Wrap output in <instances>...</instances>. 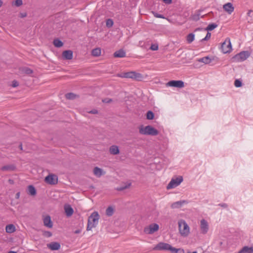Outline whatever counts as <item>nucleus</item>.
Returning <instances> with one entry per match:
<instances>
[{
  "label": "nucleus",
  "mask_w": 253,
  "mask_h": 253,
  "mask_svg": "<svg viewBox=\"0 0 253 253\" xmlns=\"http://www.w3.org/2000/svg\"><path fill=\"white\" fill-rule=\"evenodd\" d=\"M100 216L97 211L93 212L88 217L87 220V224L86 230H91L92 228H95L98 224Z\"/></svg>",
  "instance_id": "nucleus-1"
},
{
  "label": "nucleus",
  "mask_w": 253,
  "mask_h": 253,
  "mask_svg": "<svg viewBox=\"0 0 253 253\" xmlns=\"http://www.w3.org/2000/svg\"><path fill=\"white\" fill-rule=\"evenodd\" d=\"M179 233L182 237H186L190 233V229L186 222L183 219L178 221Z\"/></svg>",
  "instance_id": "nucleus-2"
},
{
  "label": "nucleus",
  "mask_w": 253,
  "mask_h": 253,
  "mask_svg": "<svg viewBox=\"0 0 253 253\" xmlns=\"http://www.w3.org/2000/svg\"><path fill=\"white\" fill-rule=\"evenodd\" d=\"M139 132L141 134L155 136L158 134L159 131L151 126H141L139 127Z\"/></svg>",
  "instance_id": "nucleus-3"
},
{
  "label": "nucleus",
  "mask_w": 253,
  "mask_h": 253,
  "mask_svg": "<svg viewBox=\"0 0 253 253\" xmlns=\"http://www.w3.org/2000/svg\"><path fill=\"white\" fill-rule=\"evenodd\" d=\"M117 76L122 78H129L137 81H141L143 79V76L141 74L134 71L123 72L118 74Z\"/></svg>",
  "instance_id": "nucleus-4"
},
{
  "label": "nucleus",
  "mask_w": 253,
  "mask_h": 253,
  "mask_svg": "<svg viewBox=\"0 0 253 253\" xmlns=\"http://www.w3.org/2000/svg\"><path fill=\"white\" fill-rule=\"evenodd\" d=\"M183 177L181 176H178L172 178L167 185V189H170L176 187L180 184V183L183 181Z\"/></svg>",
  "instance_id": "nucleus-5"
},
{
  "label": "nucleus",
  "mask_w": 253,
  "mask_h": 253,
  "mask_svg": "<svg viewBox=\"0 0 253 253\" xmlns=\"http://www.w3.org/2000/svg\"><path fill=\"white\" fill-rule=\"evenodd\" d=\"M159 229V225L157 223H152L144 228V232L146 234H153Z\"/></svg>",
  "instance_id": "nucleus-6"
},
{
  "label": "nucleus",
  "mask_w": 253,
  "mask_h": 253,
  "mask_svg": "<svg viewBox=\"0 0 253 253\" xmlns=\"http://www.w3.org/2000/svg\"><path fill=\"white\" fill-rule=\"evenodd\" d=\"M249 56V52L247 51H244L235 55L232 58V59L234 62H242L247 59Z\"/></svg>",
  "instance_id": "nucleus-7"
},
{
  "label": "nucleus",
  "mask_w": 253,
  "mask_h": 253,
  "mask_svg": "<svg viewBox=\"0 0 253 253\" xmlns=\"http://www.w3.org/2000/svg\"><path fill=\"white\" fill-rule=\"evenodd\" d=\"M221 49L223 53H229L232 50V45L230 39L227 38L224 42L222 43Z\"/></svg>",
  "instance_id": "nucleus-8"
},
{
  "label": "nucleus",
  "mask_w": 253,
  "mask_h": 253,
  "mask_svg": "<svg viewBox=\"0 0 253 253\" xmlns=\"http://www.w3.org/2000/svg\"><path fill=\"white\" fill-rule=\"evenodd\" d=\"M172 247L169 244L160 242L154 247V250L157 251H169L171 252Z\"/></svg>",
  "instance_id": "nucleus-9"
},
{
  "label": "nucleus",
  "mask_w": 253,
  "mask_h": 253,
  "mask_svg": "<svg viewBox=\"0 0 253 253\" xmlns=\"http://www.w3.org/2000/svg\"><path fill=\"white\" fill-rule=\"evenodd\" d=\"M58 181V176L54 174L49 173L44 178V181L49 185H56Z\"/></svg>",
  "instance_id": "nucleus-10"
},
{
  "label": "nucleus",
  "mask_w": 253,
  "mask_h": 253,
  "mask_svg": "<svg viewBox=\"0 0 253 253\" xmlns=\"http://www.w3.org/2000/svg\"><path fill=\"white\" fill-rule=\"evenodd\" d=\"M167 86L182 88L184 86V83L182 81H170L167 84Z\"/></svg>",
  "instance_id": "nucleus-11"
},
{
  "label": "nucleus",
  "mask_w": 253,
  "mask_h": 253,
  "mask_svg": "<svg viewBox=\"0 0 253 253\" xmlns=\"http://www.w3.org/2000/svg\"><path fill=\"white\" fill-rule=\"evenodd\" d=\"M200 227L201 233L204 234H206L209 228L208 222L204 219H202L200 221Z\"/></svg>",
  "instance_id": "nucleus-12"
},
{
  "label": "nucleus",
  "mask_w": 253,
  "mask_h": 253,
  "mask_svg": "<svg viewBox=\"0 0 253 253\" xmlns=\"http://www.w3.org/2000/svg\"><path fill=\"white\" fill-rule=\"evenodd\" d=\"M43 224L45 226L51 228L53 226L52 222L51 219V217L49 215L43 216Z\"/></svg>",
  "instance_id": "nucleus-13"
},
{
  "label": "nucleus",
  "mask_w": 253,
  "mask_h": 253,
  "mask_svg": "<svg viewBox=\"0 0 253 253\" xmlns=\"http://www.w3.org/2000/svg\"><path fill=\"white\" fill-rule=\"evenodd\" d=\"M62 57L64 60H71L73 57V52L71 50H65L62 52Z\"/></svg>",
  "instance_id": "nucleus-14"
},
{
  "label": "nucleus",
  "mask_w": 253,
  "mask_h": 253,
  "mask_svg": "<svg viewBox=\"0 0 253 253\" xmlns=\"http://www.w3.org/2000/svg\"><path fill=\"white\" fill-rule=\"evenodd\" d=\"M93 173L97 177H100L101 176L104 175L106 173V172L103 169L97 167H95L93 169Z\"/></svg>",
  "instance_id": "nucleus-15"
},
{
  "label": "nucleus",
  "mask_w": 253,
  "mask_h": 253,
  "mask_svg": "<svg viewBox=\"0 0 253 253\" xmlns=\"http://www.w3.org/2000/svg\"><path fill=\"white\" fill-rule=\"evenodd\" d=\"M64 211L65 214L67 216L70 217L71 216L73 213L74 210L71 207V206L69 204L65 205L64 207Z\"/></svg>",
  "instance_id": "nucleus-16"
},
{
  "label": "nucleus",
  "mask_w": 253,
  "mask_h": 253,
  "mask_svg": "<svg viewBox=\"0 0 253 253\" xmlns=\"http://www.w3.org/2000/svg\"><path fill=\"white\" fill-rule=\"evenodd\" d=\"M224 10L228 14H231L234 10V7L232 4L230 2H228L223 6Z\"/></svg>",
  "instance_id": "nucleus-17"
},
{
  "label": "nucleus",
  "mask_w": 253,
  "mask_h": 253,
  "mask_svg": "<svg viewBox=\"0 0 253 253\" xmlns=\"http://www.w3.org/2000/svg\"><path fill=\"white\" fill-rule=\"evenodd\" d=\"M188 202L185 200L177 201L172 203L171 205L172 209H177L181 208L182 206L185 204H187Z\"/></svg>",
  "instance_id": "nucleus-18"
},
{
  "label": "nucleus",
  "mask_w": 253,
  "mask_h": 253,
  "mask_svg": "<svg viewBox=\"0 0 253 253\" xmlns=\"http://www.w3.org/2000/svg\"><path fill=\"white\" fill-rule=\"evenodd\" d=\"M47 247L52 251L58 250L60 248V244L58 242H51L47 245Z\"/></svg>",
  "instance_id": "nucleus-19"
},
{
  "label": "nucleus",
  "mask_w": 253,
  "mask_h": 253,
  "mask_svg": "<svg viewBox=\"0 0 253 253\" xmlns=\"http://www.w3.org/2000/svg\"><path fill=\"white\" fill-rule=\"evenodd\" d=\"M237 253H253V247L245 246Z\"/></svg>",
  "instance_id": "nucleus-20"
},
{
  "label": "nucleus",
  "mask_w": 253,
  "mask_h": 253,
  "mask_svg": "<svg viewBox=\"0 0 253 253\" xmlns=\"http://www.w3.org/2000/svg\"><path fill=\"white\" fill-rule=\"evenodd\" d=\"M16 231V227L14 225L9 224L6 226L5 231L6 233L11 234L14 233Z\"/></svg>",
  "instance_id": "nucleus-21"
},
{
  "label": "nucleus",
  "mask_w": 253,
  "mask_h": 253,
  "mask_svg": "<svg viewBox=\"0 0 253 253\" xmlns=\"http://www.w3.org/2000/svg\"><path fill=\"white\" fill-rule=\"evenodd\" d=\"M2 171H14L16 169V167L13 165H6L0 168Z\"/></svg>",
  "instance_id": "nucleus-22"
},
{
  "label": "nucleus",
  "mask_w": 253,
  "mask_h": 253,
  "mask_svg": "<svg viewBox=\"0 0 253 253\" xmlns=\"http://www.w3.org/2000/svg\"><path fill=\"white\" fill-rule=\"evenodd\" d=\"M109 152L113 155H117L120 152L118 147L116 145L111 146L110 147Z\"/></svg>",
  "instance_id": "nucleus-23"
},
{
  "label": "nucleus",
  "mask_w": 253,
  "mask_h": 253,
  "mask_svg": "<svg viewBox=\"0 0 253 253\" xmlns=\"http://www.w3.org/2000/svg\"><path fill=\"white\" fill-rule=\"evenodd\" d=\"M101 50L100 48L97 47L94 48L91 51V55L94 57H98L101 55Z\"/></svg>",
  "instance_id": "nucleus-24"
},
{
  "label": "nucleus",
  "mask_w": 253,
  "mask_h": 253,
  "mask_svg": "<svg viewBox=\"0 0 253 253\" xmlns=\"http://www.w3.org/2000/svg\"><path fill=\"white\" fill-rule=\"evenodd\" d=\"M114 57L122 58L126 56V52L123 50L116 51L114 54Z\"/></svg>",
  "instance_id": "nucleus-25"
},
{
  "label": "nucleus",
  "mask_w": 253,
  "mask_h": 253,
  "mask_svg": "<svg viewBox=\"0 0 253 253\" xmlns=\"http://www.w3.org/2000/svg\"><path fill=\"white\" fill-rule=\"evenodd\" d=\"M200 62H202L205 64H209L211 62V59L208 56L204 57L198 60Z\"/></svg>",
  "instance_id": "nucleus-26"
},
{
  "label": "nucleus",
  "mask_w": 253,
  "mask_h": 253,
  "mask_svg": "<svg viewBox=\"0 0 253 253\" xmlns=\"http://www.w3.org/2000/svg\"><path fill=\"white\" fill-rule=\"evenodd\" d=\"M28 188L29 194L32 196H35L36 194V190L33 186L30 185L28 186Z\"/></svg>",
  "instance_id": "nucleus-27"
},
{
  "label": "nucleus",
  "mask_w": 253,
  "mask_h": 253,
  "mask_svg": "<svg viewBox=\"0 0 253 253\" xmlns=\"http://www.w3.org/2000/svg\"><path fill=\"white\" fill-rule=\"evenodd\" d=\"M195 40L194 34L191 33L187 35L186 37V40L188 43H190Z\"/></svg>",
  "instance_id": "nucleus-28"
},
{
  "label": "nucleus",
  "mask_w": 253,
  "mask_h": 253,
  "mask_svg": "<svg viewBox=\"0 0 253 253\" xmlns=\"http://www.w3.org/2000/svg\"><path fill=\"white\" fill-rule=\"evenodd\" d=\"M53 44L55 47H60L63 46V42L58 39H55L53 41Z\"/></svg>",
  "instance_id": "nucleus-29"
},
{
  "label": "nucleus",
  "mask_w": 253,
  "mask_h": 253,
  "mask_svg": "<svg viewBox=\"0 0 253 253\" xmlns=\"http://www.w3.org/2000/svg\"><path fill=\"white\" fill-rule=\"evenodd\" d=\"M171 253H185L184 250L181 248L176 249L172 247Z\"/></svg>",
  "instance_id": "nucleus-30"
},
{
  "label": "nucleus",
  "mask_w": 253,
  "mask_h": 253,
  "mask_svg": "<svg viewBox=\"0 0 253 253\" xmlns=\"http://www.w3.org/2000/svg\"><path fill=\"white\" fill-rule=\"evenodd\" d=\"M114 212V209L112 207H108L106 210V213L108 216H111Z\"/></svg>",
  "instance_id": "nucleus-31"
},
{
  "label": "nucleus",
  "mask_w": 253,
  "mask_h": 253,
  "mask_svg": "<svg viewBox=\"0 0 253 253\" xmlns=\"http://www.w3.org/2000/svg\"><path fill=\"white\" fill-rule=\"evenodd\" d=\"M146 117L148 120H152L154 117V113L152 111H149L147 113Z\"/></svg>",
  "instance_id": "nucleus-32"
},
{
  "label": "nucleus",
  "mask_w": 253,
  "mask_h": 253,
  "mask_svg": "<svg viewBox=\"0 0 253 253\" xmlns=\"http://www.w3.org/2000/svg\"><path fill=\"white\" fill-rule=\"evenodd\" d=\"M76 96V95L73 93H69L66 94V97L69 99H74Z\"/></svg>",
  "instance_id": "nucleus-33"
},
{
  "label": "nucleus",
  "mask_w": 253,
  "mask_h": 253,
  "mask_svg": "<svg viewBox=\"0 0 253 253\" xmlns=\"http://www.w3.org/2000/svg\"><path fill=\"white\" fill-rule=\"evenodd\" d=\"M12 4L17 7L20 6L23 4L22 0H15L12 2Z\"/></svg>",
  "instance_id": "nucleus-34"
},
{
  "label": "nucleus",
  "mask_w": 253,
  "mask_h": 253,
  "mask_svg": "<svg viewBox=\"0 0 253 253\" xmlns=\"http://www.w3.org/2000/svg\"><path fill=\"white\" fill-rule=\"evenodd\" d=\"M114 22L111 19H108L106 20V24L107 27H111L113 26Z\"/></svg>",
  "instance_id": "nucleus-35"
},
{
  "label": "nucleus",
  "mask_w": 253,
  "mask_h": 253,
  "mask_svg": "<svg viewBox=\"0 0 253 253\" xmlns=\"http://www.w3.org/2000/svg\"><path fill=\"white\" fill-rule=\"evenodd\" d=\"M22 72L24 73H25L26 74H31L33 73V71L28 68H24L23 69V70H22Z\"/></svg>",
  "instance_id": "nucleus-36"
},
{
  "label": "nucleus",
  "mask_w": 253,
  "mask_h": 253,
  "mask_svg": "<svg viewBox=\"0 0 253 253\" xmlns=\"http://www.w3.org/2000/svg\"><path fill=\"white\" fill-rule=\"evenodd\" d=\"M242 82L239 80H236L234 82V85L237 87H239L242 86Z\"/></svg>",
  "instance_id": "nucleus-37"
},
{
  "label": "nucleus",
  "mask_w": 253,
  "mask_h": 253,
  "mask_svg": "<svg viewBox=\"0 0 253 253\" xmlns=\"http://www.w3.org/2000/svg\"><path fill=\"white\" fill-rule=\"evenodd\" d=\"M216 27V25L214 24H210L207 28L208 31H211Z\"/></svg>",
  "instance_id": "nucleus-38"
},
{
  "label": "nucleus",
  "mask_w": 253,
  "mask_h": 253,
  "mask_svg": "<svg viewBox=\"0 0 253 253\" xmlns=\"http://www.w3.org/2000/svg\"><path fill=\"white\" fill-rule=\"evenodd\" d=\"M150 49L154 51L157 50L158 49V45L156 44H152Z\"/></svg>",
  "instance_id": "nucleus-39"
},
{
  "label": "nucleus",
  "mask_w": 253,
  "mask_h": 253,
  "mask_svg": "<svg viewBox=\"0 0 253 253\" xmlns=\"http://www.w3.org/2000/svg\"><path fill=\"white\" fill-rule=\"evenodd\" d=\"M19 85V83L17 81H15V80H14L12 82V84H11V86L13 87H16L17 86H18Z\"/></svg>",
  "instance_id": "nucleus-40"
},
{
  "label": "nucleus",
  "mask_w": 253,
  "mask_h": 253,
  "mask_svg": "<svg viewBox=\"0 0 253 253\" xmlns=\"http://www.w3.org/2000/svg\"><path fill=\"white\" fill-rule=\"evenodd\" d=\"M211 37V34L209 32H208L207 34V35L205 37V38L203 39H202V41H206V40H209Z\"/></svg>",
  "instance_id": "nucleus-41"
},
{
  "label": "nucleus",
  "mask_w": 253,
  "mask_h": 253,
  "mask_svg": "<svg viewBox=\"0 0 253 253\" xmlns=\"http://www.w3.org/2000/svg\"><path fill=\"white\" fill-rule=\"evenodd\" d=\"M43 235L47 237H50L51 236L52 234L49 231H45L44 232Z\"/></svg>",
  "instance_id": "nucleus-42"
},
{
  "label": "nucleus",
  "mask_w": 253,
  "mask_h": 253,
  "mask_svg": "<svg viewBox=\"0 0 253 253\" xmlns=\"http://www.w3.org/2000/svg\"><path fill=\"white\" fill-rule=\"evenodd\" d=\"M154 16L157 18H164V17L162 15L156 13H154Z\"/></svg>",
  "instance_id": "nucleus-43"
},
{
  "label": "nucleus",
  "mask_w": 253,
  "mask_h": 253,
  "mask_svg": "<svg viewBox=\"0 0 253 253\" xmlns=\"http://www.w3.org/2000/svg\"><path fill=\"white\" fill-rule=\"evenodd\" d=\"M111 101H112V100L111 99H105L103 100V102L107 103H110Z\"/></svg>",
  "instance_id": "nucleus-44"
},
{
  "label": "nucleus",
  "mask_w": 253,
  "mask_h": 253,
  "mask_svg": "<svg viewBox=\"0 0 253 253\" xmlns=\"http://www.w3.org/2000/svg\"><path fill=\"white\" fill-rule=\"evenodd\" d=\"M88 113L93 114H96L98 113V111L94 109L91 111L88 112Z\"/></svg>",
  "instance_id": "nucleus-45"
},
{
  "label": "nucleus",
  "mask_w": 253,
  "mask_h": 253,
  "mask_svg": "<svg viewBox=\"0 0 253 253\" xmlns=\"http://www.w3.org/2000/svg\"><path fill=\"white\" fill-rule=\"evenodd\" d=\"M164 2L168 4H170L171 3V0H163Z\"/></svg>",
  "instance_id": "nucleus-46"
},
{
  "label": "nucleus",
  "mask_w": 253,
  "mask_h": 253,
  "mask_svg": "<svg viewBox=\"0 0 253 253\" xmlns=\"http://www.w3.org/2000/svg\"><path fill=\"white\" fill-rule=\"evenodd\" d=\"M21 17H25L27 16V14L26 13H23L20 14Z\"/></svg>",
  "instance_id": "nucleus-47"
},
{
  "label": "nucleus",
  "mask_w": 253,
  "mask_h": 253,
  "mask_svg": "<svg viewBox=\"0 0 253 253\" xmlns=\"http://www.w3.org/2000/svg\"><path fill=\"white\" fill-rule=\"evenodd\" d=\"M130 186V184H128V186H126L125 187L122 188H121L120 190H123V189H126V188H127L129 187V186Z\"/></svg>",
  "instance_id": "nucleus-48"
},
{
  "label": "nucleus",
  "mask_w": 253,
  "mask_h": 253,
  "mask_svg": "<svg viewBox=\"0 0 253 253\" xmlns=\"http://www.w3.org/2000/svg\"><path fill=\"white\" fill-rule=\"evenodd\" d=\"M2 3H3V2H2V0H0V7H1L2 6Z\"/></svg>",
  "instance_id": "nucleus-49"
},
{
  "label": "nucleus",
  "mask_w": 253,
  "mask_h": 253,
  "mask_svg": "<svg viewBox=\"0 0 253 253\" xmlns=\"http://www.w3.org/2000/svg\"><path fill=\"white\" fill-rule=\"evenodd\" d=\"M19 195H20V193H17L16 194V197H17V198H19Z\"/></svg>",
  "instance_id": "nucleus-50"
},
{
  "label": "nucleus",
  "mask_w": 253,
  "mask_h": 253,
  "mask_svg": "<svg viewBox=\"0 0 253 253\" xmlns=\"http://www.w3.org/2000/svg\"><path fill=\"white\" fill-rule=\"evenodd\" d=\"M187 253H198L197 251H194L193 252H188Z\"/></svg>",
  "instance_id": "nucleus-51"
},
{
  "label": "nucleus",
  "mask_w": 253,
  "mask_h": 253,
  "mask_svg": "<svg viewBox=\"0 0 253 253\" xmlns=\"http://www.w3.org/2000/svg\"><path fill=\"white\" fill-rule=\"evenodd\" d=\"M253 12V11H252V10H249V11H248V14L249 15H250V14H251V12Z\"/></svg>",
  "instance_id": "nucleus-52"
},
{
  "label": "nucleus",
  "mask_w": 253,
  "mask_h": 253,
  "mask_svg": "<svg viewBox=\"0 0 253 253\" xmlns=\"http://www.w3.org/2000/svg\"><path fill=\"white\" fill-rule=\"evenodd\" d=\"M8 253H17L15 252H14V251H10Z\"/></svg>",
  "instance_id": "nucleus-53"
},
{
  "label": "nucleus",
  "mask_w": 253,
  "mask_h": 253,
  "mask_svg": "<svg viewBox=\"0 0 253 253\" xmlns=\"http://www.w3.org/2000/svg\"><path fill=\"white\" fill-rule=\"evenodd\" d=\"M20 148L21 150H22V145H20Z\"/></svg>",
  "instance_id": "nucleus-54"
},
{
  "label": "nucleus",
  "mask_w": 253,
  "mask_h": 253,
  "mask_svg": "<svg viewBox=\"0 0 253 253\" xmlns=\"http://www.w3.org/2000/svg\"><path fill=\"white\" fill-rule=\"evenodd\" d=\"M79 232H80V231H76L75 232V233H79Z\"/></svg>",
  "instance_id": "nucleus-55"
}]
</instances>
